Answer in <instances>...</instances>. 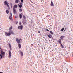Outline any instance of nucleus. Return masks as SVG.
I'll return each mask as SVG.
<instances>
[{
    "mask_svg": "<svg viewBox=\"0 0 73 73\" xmlns=\"http://www.w3.org/2000/svg\"><path fill=\"white\" fill-rule=\"evenodd\" d=\"M4 3L5 5H6L8 7V9H9V6L8 5V3L7 1H5Z\"/></svg>",
    "mask_w": 73,
    "mask_h": 73,
    "instance_id": "f257e3e1",
    "label": "nucleus"
},
{
    "mask_svg": "<svg viewBox=\"0 0 73 73\" xmlns=\"http://www.w3.org/2000/svg\"><path fill=\"white\" fill-rule=\"evenodd\" d=\"M22 23L23 25H26L27 24V20L25 19H23L22 21Z\"/></svg>",
    "mask_w": 73,
    "mask_h": 73,
    "instance_id": "f03ea898",
    "label": "nucleus"
},
{
    "mask_svg": "<svg viewBox=\"0 0 73 73\" xmlns=\"http://www.w3.org/2000/svg\"><path fill=\"white\" fill-rule=\"evenodd\" d=\"M23 28V26L21 25V26H19V29H20V30H22Z\"/></svg>",
    "mask_w": 73,
    "mask_h": 73,
    "instance_id": "7ed1b4c3",
    "label": "nucleus"
},
{
    "mask_svg": "<svg viewBox=\"0 0 73 73\" xmlns=\"http://www.w3.org/2000/svg\"><path fill=\"white\" fill-rule=\"evenodd\" d=\"M10 33L9 32V33L5 32V35L6 36H10Z\"/></svg>",
    "mask_w": 73,
    "mask_h": 73,
    "instance_id": "20e7f679",
    "label": "nucleus"
},
{
    "mask_svg": "<svg viewBox=\"0 0 73 73\" xmlns=\"http://www.w3.org/2000/svg\"><path fill=\"white\" fill-rule=\"evenodd\" d=\"M19 6L20 8H21L22 7H23V3H20L19 5Z\"/></svg>",
    "mask_w": 73,
    "mask_h": 73,
    "instance_id": "39448f33",
    "label": "nucleus"
},
{
    "mask_svg": "<svg viewBox=\"0 0 73 73\" xmlns=\"http://www.w3.org/2000/svg\"><path fill=\"white\" fill-rule=\"evenodd\" d=\"M19 53L21 56H24V54H23V52H22V51H19Z\"/></svg>",
    "mask_w": 73,
    "mask_h": 73,
    "instance_id": "423d86ee",
    "label": "nucleus"
},
{
    "mask_svg": "<svg viewBox=\"0 0 73 73\" xmlns=\"http://www.w3.org/2000/svg\"><path fill=\"white\" fill-rule=\"evenodd\" d=\"M13 12L14 14L16 13V9L15 8H13Z\"/></svg>",
    "mask_w": 73,
    "mask_h": 73,
    "instance_id": "0eeeda50",
    "label": "nucleus"
},
{
    "mask_svg": "<svg viewBox=\"0 0 73 73\" xmlns=\"http://www.w3.org/2000/svg\"><path fill=\"white\" fill-rule=\"evenodd\" d=\"M50 5L52 6H54V4H53V2L52 1V0L51 1Z\"/></svg>",
    "mask_w": 73,
    "mask_h": 73,
    "instance_id": "6e6552de",
    "label": "nucleus"
},
{
    "mask_svg": "<svg viewBox=\"0 0 73 73\" xmlns=\"http://www.w3.org/2000/svg\"><path fill=\"white\" fill-rule=\"evenodd\" d=\"M21 42H22V39L21 38L19 39V44Z\"/></svg>",
    "mask_w": 73,
    "mask_h": 73,
    "instance_id": "1a4fd4ad",
    "label": "nucleus"
},
{
    "mask_svg": "<svg viewBox=\"0 0 73 73\" xmlns=\"http://www.w3.org/2000/svg\"><path fill=\"white\" fill-rule=\"evenodd\" d=\"M65 37L64 36H62L60 37V39H64V38H65Z\"/></svg>",
    "mask_w": 73,
    "mask_h": 73,
    "instance_id": "9d476101",
    "label": "nucleus"
},
{
    "mask_svg": "<svg viewBox=\"0 0 73 73\" xmlns=\"http://www.w3.org/2000/svg\"><path fill=\"white\" fill-rule=\"evenodd\" d=\"M9 57H11V51H9Z\"/></svg>",
    "mask_w": 73,
    "mask_h": 73,
    "instance_id": "9b49d317",
    "label": "nucleus"
},
{
    "mask_svg": "<svg viewBox=\"0 0 73 73\" xmlns=\"http://www.w3.org/2000/svg\"><path fill=\"white\" fill-rule=\"evenodd\" d=\"M19 49H21V44L20 43H19Z\"/></svg>",
    "mask_w": 73,
    "mask_h": 73,
    "instance_id": "f8f14e48",
    "label": "nucleus"
},
{
    "mask_svg": "<svg viewBox=\"0 0 73 73\" xmlns=\"http://www.w3.org/2000/svg\"><path fill=\"white\" fill-rule=\"evenodd\" d=\"M17 7V5H15L13 7V8H15H15H16Z\"/></svg>",
    "mask_w": 73,
    "mask_h": 73,
    "instance_id": "ddd939ff",
    "label": "nucleus"
},
{
    "mask_svg": "<svg viewBox=\"0 0 73 73\" xmlns=\"http://www.w3.org/2000/svg\"><path fill=\"white\" fill-rule=\"evenodd\" d=\"M58 42L60 44H61V39H59L58 41Z\"/></svg>",
    "mask_w": 73,
    "mask_h": 73,
    "instance_id": "4468645a",
    "label": "nucleus"
},
{
    "mask_svg": "<svg viewBox=\"0 0 73 73\" xmlns=\"http://www.w3.org/2000/svg\"><path fill=\"white\" fill-rule=\"evenodd\" d=\"M9 33H10V35H11V34H14V33L13 31H9Z\"/></svg>",
    "mask_w": 73,
    "mask_h": 73,
    "instance_id": "2eb2a0df",
    "label": "nucleus"
},
{
    "mask_svg": "<svg viewBox=\"0 0 73 73\" xmlns=\"http://www.w3.org/2000/svg\"><path fill=\"white\" fill-rule=\"evenodd\" d=\"M22 17H23V15H21V14H19L20 19H21V18H22Z\"/></svg>",
    "mask_w": 73,
    "mask_h": 73,
    "instance_id": "dca6fc26",
    "label": "nucleus"
},
{
    "mask_svg": "<svg viewBox=\"0 0 73 73\" xmlns=\"http://www.w3.org/2000/svg\"><path fill=\"white\" fill-rule=\"evenodd\" d=\"M47 36H48V37L49 38H52V36H50V35H49L47 34Z\"/></svg>",
    "mask_w": 73,
    "mask_h": 73,
    "instance_id": "f3484780",
    "label": "nucleus"
},
{
    "mask_svg": "<svg viewBox=\"0 0 73 73\" xmlns=\"http://www.w3.org/2000/svg\"><path fill=\"white\" fill-rule=\"evenodd\" d=\"M1 53L2 54H5V52L3 51H1Z\"/></svg>",
    "mask_w": 73,
    "mask_h": 73,
    "instance_id": "a211bd4d",
    "label": "nucleus"
},
{
    "mask_svg": "<svg viewBox=\"0 0 73 73\" xmlns=\"http://www.w3.org/2000/svg\"><path fill=\"white\" fill-rule=\"evenodd\" d=\"M4 55H3L2 56V55L0 54V57L1 58L0 60H1V58H2V57H4Z\"/></svg>",
    "mask_w": 73,
    "mask_h": 73,
    "instance_id": "6ab92c4d",
    "label": "nucleus"
},
{
    "mask_svg": "<svg viewBox=\"0 0 73 73\" xmlns=\"http://www.w3.org/2000/svg\"><path fill=\"white\" fill-rule=\"evenodd\" d=\"M9 19L10 20H12V16H9Z\"/></svg>",
    "mask_w": 73,
    "mask_h": 73,
    "instance_id": "aec40b11",
    "label": "nucleus"
},
{
    "mask_svg": "<svg viewBox=\"0 0 73 73\" xmlns=\"http://www.w3.org/2000/svg\"><path fill=\"white\" fill-rule=\"evenodd\" d=\"M22 11H23V10L22 9H21V8L19 9V12H22Z\"/></svg>",
    "mask_w": 73,
    "mask_h": 73,
    "instance_id": "412c9836",
    "label": "nucleus"
},
{
    "mask_svg": "<svg viewBox=\"0 0 73 73\" xmlns=\"http://www.w3.org/2000/svg\"><path fill=\"white\" fill-rule=\"evenodd\" d=\"M6 13H7V14H8V13H9V11H8V10H6Z\"/></svg>",
    "mask_w": 73,
    "mask_h": 73,
    "instance_id": "4be33fe9",
    "label": "nucleus"
},
{
    "mask_svg": "<svg viewBox=\"0 0 73 73\" xmlns=\"http://www.w3.org/2000/svg\"><path fill=\"white\" fill-rule=\"evenodd\" d=\"M12 29V26H11L9 28V31H11Z\"/></svg>",
    "mask_w": 73,
    "mask_h": 73,
    "instance_id": "5701e85b",
    "label": "nucleus"
},
{
    "mask_svg": "<svg viewBox=\"0 0 73 73\" xmlns=\"http://www.w3.org/2000/svg\"><path fill=\"white\" fill-rule=\"evenodd\" d=\"M18 1H19V0H16L15 3H18Z\"/></svg>",
    "mask_w": 73,
    "mask_h": 73,
    "instance_id": "b1692460",
    "label": "nucleus"
},
{
    "mask_svg": "<svg viewBox=\"0 0 73 73\" xmlns=\"http://www.w3.org/2000/svg\"><path fill=\"white\" fill-rule=\"evenodd\" d=\"M64 29H65L64 28H63L61 29V31H64Z\"/></svg>",
    "mask_w": 73,
    "mask_h": 73,
    "instance_id": "393cba45",
    "label": "nucleus"
},
{
    "mask_svg": "<svg viewBox=\"0 0 73 73\" xmlns=\"http://www.w3.org/2000/svg\"><path fill=\"white\" fill-rule=\"evenodd\" d=\"M16 41L18 43H19V40H18V38H16Z\"/></svg>",
    "mask_w": 73,
    "mask_h": 73,
    "instance_id": "a878e982",
    "label": "nucleus"
},
{
    "mask_svg": "<svg viewBox=\"0 0 73 73\" xmlns=\"http://www.w3.org/2000/svg\"><path fill=\"white\" fill-rule=\"evenodd\" d=\"M50 32V33H51V34H52V35H53V33L52 32V31H49Z\"/></svg>",
    "mask_w": 73,
    "mask_h": 73,
    "instance_id": "bb28decb",
    "label": "nucleus"
},
{
    "mask_svg": "<svg viewBox=\"0 0 73 73\" xmlns=\"http://www.w3.org/2000/svg\"><path fill=\"white\" fill-rule=\"evenodd\" d=\"M60 45L61 46V47L62 48H64V46H63V45H62V44H61Z\"/></svg>",
    "mask_w": 73,
    "mask_h": 73,
    "instance_id": "cd10ccee",
    "label": "nucleus"
},
{
    "mask_svg": "<svg viewBox=\"0 0 73 73\" xmlns=\"http://www.w3.org/2000/svg\"><path fill=\"white\" fill-rule=\"evenodd\" d=\"M23 18L24 19H26V17L25 15H23Z\"/></svg>",
    "mask_w": 73,
    "mask_h": 73,
    "instance_id": "c85d7f7f",
    "label": "nucleus"
},
{
    "mask_svg": "<svg viewBox=\"0 0 73 73\" xmlns=\"http://www.w3.org/2000/svg\"><path fill=\"white\" fill-rule=\"evenodd\" d=\"M24 1V0H21V3H23V2Z\"/></svg>",
    "mask_w": 73,
    "mask_h": 73,
    "instance_id": "c756f323",
    "label": "nucleus"
},
{
    "mask_svg": "<svg viewBox=\"0 0 73 73\" xmlns=\"http://www.w3.org/2000/svg\"><path fill=\"white\" fill-rule=\"evenodd\" d=\"M34 46V45H33V44H32L31 45V47H32V46Z\"/></svg>",
    "mask_w": 73,
    "mask_h": 73,
    "instance_id": "7c9ffc66",
    "label": "nucleus"
},
{
    "mask_svg": "<svg viewBox=\"0 0 73 73\" xmlns=\"http://www.w3.org/2000/svg\"><path fill=\"white\" fill-rule=\"evenodd\" d=\"M9 47H10V48H11V44H9Z\"/></svg>",
    "mask_w": 73,
    "mask_h": 73,
    "instance_id": "2f4dec72",
    "label": "nucleus"
},
{
    "mask_svg": "<svg viewBox=\"0 0 73 73\" xmlns=\"http://www.w3.org/2000/svg\"><path fill=\"white\" fill-rule=\"evenodd\" d=\"M19 24L20 25H21V22H20L19 23Z\"/></svg>",
    "mask_w": 73,
    "mask_h": 73,
    "instance_id": "473e14b6",
    "label": "nucleus"
},
{
    "mask_svg": "<svg viewBox=\"0 0 73 73\" xmlns=\"http://www.w3.org/2000/svg\"><path fill=\"white\" fill-rule=\"evenodd\" d=\"M49 36H51V37H52V35H51V34H49Z\"/></svg>",
    "mask_w": 73,
    "mask_h": 73,
    "instance_id": "72a5a7b5",
    "label": "nucleus"
},
{
    "mask_svg": "<svg viewBox=\"0 0 73 73\" xmlns=\"http://www.w3.org/2000/svg\"><path fill=\"white\" fill-rule=\"evenodd\" d=\"M46 31H47V32H49L50 31H49V30H48V29H46Z\"/></svg>",
    "mask_w": 73,
    "mask_h": 73,
    "instance_id": "f704fd0d",
    "label": "nucleus"
},
{
    "mask_svg": "<svg viewBox=\"0 0 73 73\" xmlns=\"http://www.w3.org/2000/svg\"><path fill=\"white\" fill-rule=\"evenodd\" d=\"M10 15H11V16H12V13L11 12V13H10Z\"/></svg>",
    "mask_w": 73,
    "mask_h": 73,
    "instance_id": "c9c22d12",
    "label": "nucleus"
},
{
    "mask_svg": "<svg viewBox=\"0 0 73 73\" xmlns=\"http://www.w3.org/2000/svg\"><path fill=\"white\" fill-rule=\"evenodd\" d=\"M38 33H40V31L38 30Z\"/></svg>",
    "mask_w": 73,
    "mask_h": 73,
    "instance_id": "e433bc0d",
    "label": "nucleus"
},
{
    "mask_svg": "<svg viewBox=\"0 0 73 73\" xmlns=\"http://www.w3.org/2000/svg\"><path fill=\"white\" fill-rule=\"evenodd\" d=\"M66 29H67V28L66 27L64 31H65L66 30Z\"/></svg>",
    "mask_w": 73,
    "mask_h": 73,
    "instance_id": "4c0bfd02",
    "label": "nucleus"
},
{
    "mask_svg": "<svg viewBox=\"0 0 73 73\" xmlns=\"http://www.w3.org/2000/svg\"><path fill=\"white\" fill-rule=\"evenodd\" d=\"M15 18H18V17H17L16 16L15 17Z\"/></svg>",
    "mask_w": 73,
    "mask_h": 73,
    "instance_id": "58836bf2",
    "label": "nucleus"
},
{
    "mask_svg": "<svg viewBox=\"0 0 73 73\" xmlns=\"http://www.w3.org/2000/svg\"><path fill=\"white\" fill-rule=\"evenodd\" d=\"M18 22L17 21V22H16V23L17 24H18Z\"/></svg>",
    "mask_w": 73,
    "mask_h": 73,
    "instance_id": "ea45409f",
    "label": "nucleus"
},
{
    "mask_svg": "<svg viewBox=\"0 0 73 73\" xmlns=\"http://www.w3.org/2000/svg\"><path fill=\"white\" fill-rule=\"evenodd\" d=\"M11 8H12V4H11Z\"/></svg>",
    "mask_w": 73,
    "mask_h": 73,
    "instance_id": "a19ab883",
    "label": "nucleus"
},
{
    "mask_svg": "<svg viewBox=\"0 0 73 73\" xmlns=\"http://www.w3.org/2000/svg\"><path fill=\"white\" fill-rule=\"evenodd\" d=\"M46 17H48V15L46 16Z\"/></svg>",
    "mask_w": 73,
    "mask_h": 73,
    "instance_id": "79ce46f5",
    "label": "nucleus"
},
{
    "mask_svg": "<svg viewBox=\"0 0 73 73\" xmlns=\"http://www.w3.org/2000/svg\"><path fill=\"white\" fill-rule=\"evenodd\" d=\"M0 73H3V72H0Z\"/></svg>",
    "mask_w": 73,
    "mask_h": 73,
    "instance_id": "37998d69",
    "label": "nucleus"
},
{
    "mask_svg": "<svg viewBox=\"0 0 73 73\" xmlns=\"http://www.w3.org/2000/svg\"><path fill=\"white\" fill-rule=\"evenodd\" d=\"M0 49H1V48H0Z\"/></svg>",
    "mask_w": 73,
    "mask_h": 73,
    "instance_id": "c03bdc74",
    "label": "nucleus"
},
{
    "mask_svg": "<svg viewBox=\"0 0 73 73\" xmlns=\"http://www.w3.org/2000/svg\"><path fill=\"white\" fill-rule=\"evenodd\" d=\"M18 28H19V27H18Z\"/></svg>",
    "mask_w": 73,
    "mask_h": 73,
    "instance_id": "a18cd8bd",
    "label": "nucleus"
},
{
    "mask_svg": "<svg viewBox=\"0 0 73 73\" xmlns=\"http://www.w3.org/2000/svg\"><path fill=\"white\" fill-rule=\"evenodd\" d=\"M42 49H43L42 48Z\"/></svg>",
    "mask_w": 73,
    "mask_h": 73,
    "instance_id": "49530a36",
    "label": "nucleus"
}]
</instances>
